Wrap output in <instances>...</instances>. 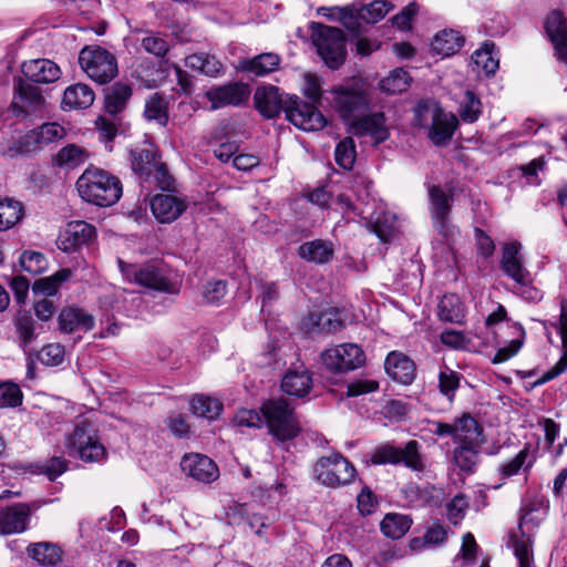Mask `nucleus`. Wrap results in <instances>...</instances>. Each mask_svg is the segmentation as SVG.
Masks as SVG:
<instances>
[{
	"label": "nucleus",
	"mask_w": 567,
	"mask_h": 567,
	"mask_svg": "<svg viewBox=\"0 0 567 567\" xmlns=\"http://www.w3.org/2000/svg\"><path fill=\"white\" fill-rule=\"evenodd\" d=\"M313 476L326 487L339 488L354 482L357 470L341 453H331L315 463Z\"/></svg>",
	"instance_id": "obj_7"
},
{
	"label": "nucleus",
	"mask_w": 567,
	"mask_h": 567,
	"mask_svg": "<svg viewBox=\"0 0 567 567\" xmlns=\"http://www.w3.org/2000/svg\"><path fill=\"white\" fill-rule=\"evenodd\" d=\"M442 107L435 101L426 100L419 102L414 109L415 125L429 128L436 116H440Z\"/></svg>",
	"instance_id": "obj_53"
},
{
	"label": "nucleus",
	"mask_w": 567,
	"mask_h": 567,
	"mask_svg": "<svg viewBox=\"0 0 567 567\" xmlns=\"http://www.w3.org/2000/svg\"><path fill=\"white\" fill-rule=\"evenodd\" d=\"M453 441L456 444L483 446V426L470 413H463L453 423Z\"/></svg>",
	"instance_id": "obj_23"
},
{
	"label": "nucleus",
	"mask_w": 567,
	"mask_h": 567,
	"mask_svg": "<svg viewBox=\"0 0 567 567\" xmlns=\"http://www.w3.org/2000/svg\"><path fill=\"white\" fill-rule=\"evenodd\" d=\"M392 4L385 0H375L359 9L360 18L367 23H377L392 10Z\"/></svg>",
	"instance_id": "obj_57"
},
{
	"label": "nucleus",
	"mask_w": 567,
	"mask_h": 567,
	"mask_svg": "<svg viewBox=\"0 0 567 567\" xmlns=\"http://www.w3.org/2000/svg\"><path fill=\"white\" fill-rule=\"evenodd\" d=\"M30 516L27 504H14L2 511L0 516V530L2 534H14L25 530Z\"/></svg>",
	"instance_id": "obj_30"
},
{
	"label": "nucleus",
	"mask_w": 567,
	"mask_h": 567,
	"mask_svg": "<svg viewBox=\"0 0 567 567\" xmlns=\"http://www.w3.org/2000/svg\"><path fill=\"white\" fill-rule=\"evenodd\" d=\"M412 519L408 515L389 513L381 520L380 528L384 536L400 539L411 528Z\"/></svg>",
	"instance_id": "obj_41"
},
{
	"label": "nucleus",
	"mask_w": 567,
	"mask_h": 567,
	"mask_svg": "<svg viewBox=\"0 0 567 567\" xmlns=\"http://www.w3.org/2000/svg\"><path fill=\"white\" fill-rule=\"evenodd\" d=\"M334 103L341 117L351 124L360 118L369 106L368 96L362 91L353 89L337 90Z\"/></svg>",
	"instance_id": "obj_18"
},
{
	"label": "nucleus",
	"mask_w": 567,
	"mask_h": 567,
	"mask_svg": "<svg viewBox=\"0 0 567 567\" xmlns=\"http://www.w3.org/2000/svg\"><path fill=\"white\" fill-rule=\"evenodd\" d=\"M384 368L388 375L402 384H411L415 377V365L412 360L400 352L388 354Z\"/></svg>",
	"instance_id": "obj_29"
},
{
	"label": "nucleus",
	"mask_w": 567,
	"mask_h": 567,
	"mask_svg": "<svg viewBox=\"0 0 567 567\" xmlns=\"http://www.w3.org/2000/svg\"><path fill=\"white\" fill-rule=\"evenodd\" d=\"M409 85L410 76L408 72L401 68L391 71L390 74L380 83L381 90L389 94L402 93L409 87Z\"/></svg>",
	"instance_id": "obj_55"
},
{
	"label": "nucleus",
	"mask_w": 567,
	"mask_h": 567,
	"mask_svg": "<svg viewBox=\"0 0 567 567\" xmlns=\"http://www.w3.org/2000/svg\"><path fill=\"white\" fill-rule=\"evenodd\" d=\"M434 492L435 488L433 486L421 487L416 484H409L404 489L406 497L416 507L429 504Z\"/></svg>",
	"instance_id": "obj_64"
},
{
	"label": "nucleus",
	"mask_w": 567,
	"mask_h": 567,
	"mask_svg": "<svg viewBox=\"0 0 567 567\" xmlns=\"http://www.w3.org/2000/svg\"><path fill=\"white\" fill-rule=\"evenodd\" d=\"M260 411L268 433L277 442L291 441L301 432L293 408L285 399L268 400L261 405Z\"/></svg>",
	"instance_id": "obj_4"
},
{
	"label": "nucleus",
	"mask_w": 567,
	"mask_h": 567,
	"mask_svg": "<svg viewBox=\"0 0 567 567\" xmlns=\"http://www.w3.org/2000/svg\"><path fill=\"white\" fill-rule=\"evenodd\" d=\"M72 275L70 269H61L56 274L40 278L34 281L32 289L34 293H41L43 296H53L58 291L60 285L66 281Z\"/></svg>",
	"instance_id": "obj_52"
},
{
	"label": "nucleus",
	"mask_w": 567,
	"mask_h": 567,
	"mask_svg": "<svg viewBox=\"0 0 567 567\" xmlns=\"http://www.w3.org/2000/svg\"><path fill=\"white\" fill-rule=\"evenodd\" d=\"M447 528L440 523L429 526L422 537H414L410 545L413 550L433 548L444 544L447 539Z\"/></svg>",
	"instance_id": "obj_40"
},
{
	"label": "nucleus",
	"mask_w": 567,
	"mask_h": 567,
	"mask_svg": "<svg viewBox=\"0 0 567 567\" xmlns=\"http://www.w3.org/2000/svg\"><path fill=\"white\" fill-rule=\"evenodd\" d=\"M22 396L18 384L10 381L0 383V408H16L21 404Z\"/></svg>",
	"instance_id": "obj_63"
},
{
	"label": "nucleus",
	"mask_w": 567,
	"mask_h": 567,
	"mask_svg": "<svg viewBox=\"0 0 567 567\" xmlns=\"http://www.w3.org/2000/svg\"><path fill=\"white\" fill-rule=\"evenodd\" d=\"M437 315L442 321L461 324L465 318V306L457 295H444L437 306Z\"/></svg>",
	"instance_id": "obj_39"
},
{
	"label": "nucleus",
	"mask_w": 567,
	"mask_h": 567,
	"mask_svg": "<svg viewBox=\"0 0 567 567\" xmlns=\"http://www.w3.org/2000/svg\"><path fill=\"white\" fill-rule=\"evenodd\" d=\"M131 166L135 174L145 181L154 179L162 188H169L172 177L164 163L159 161L157 147L151 142H144L141 146L130 152Z\"/></svg>",
	"instance_id": "obj_5"
},
{
	"label": "nucleus",
	"mask_w": 567,
	"mask_h": 567,
	"mask_svg": "<svg viewBox=\"0 0 567 567\" xmlns=\"http://www.w3.org/2000/svg\"><path fill=\"white\" fill-rule=\"evenodd\" d=\"M482 446L457 444L453 451L455 464L464 472L473 473L478 463V453Z\"/></svg>",
	"instance_id": "obj_51"
},
{
	"label": "nucleus",
	"mask_w": 567,
	"mask_h": 567,
	"mask_svg": "<svg viewBox=\"0 0 567 567\" xmlns=\"http://www.w3.org/2000/svg\"><path fill=\"white\" fill-rule=\"evenodd\" d=\"M190 406L194 414L208 420L216 419L223 410V404L217 399L205 394L195 395L190 401Z\"/></svg>",
	"instance_id": "obj_50"
},
{
	"label": "nucleus",
	"mask_w": 567,
	"mask_h": 567,
	"mask_svg": "<svg viewBox=\"0 0 567 567\" xmlns=\"http://www.w3.org/2000/svg\"><path fill=\"white\" fill-rule=\"evenodd\" d=\"M464 44V38L455 30H443L434 37L431 42L433 52L442 55L450 56L460 51Z\"/></svg>",
	"instance_id": "obj_38"
},
{
	"label": "nucleus",
	"mask_w": 567,
	"mask_h": 567,
	"mask_svg": "<svg viewBox=\"0 0 567 567\" xmlns=\"http://www.w3.org/2000/svg\"><path fill=\"white\" fill-rule=\"evenodd\" d=\"M544 28L555 58L567 66V17L560 10H554L546 18Z\"/></svg>",
	"instance_id": "obj_17"
},
{
	"label": "nucleus",
	"mask_w": 567,
	"mask_h": 567,
	"mask_svg": "<svg viewBox=\"0 0 567 567\" xmlns=\"http://www.w3.org/2000/svg\"><path fill=\"white\" fill-rule=\"evenodd\" d=\"M457 123L455 115L442 110L440 116H436L435 121H433L429 127V137L435 145H445L451 141L457 127Z\"/></svg>",
	"instance_id": "obj_36"
},
{
	"label": "nucleus",
	"mask_w": 567,
	"mask_h": 567,
	"mask_svg": "<svg viewBox=\"0 0 567 567\" xmlns=\"http://www.w3.org/2000/svg\"><path fill=\"white\" fill-rule=\"evenodd\" d=\"M429 197L430 214L435 229L444 237L450 236L452 234L450 213L452 209L453 198L440 186H431L429 188Z\"/></svg>",
	"instance_id": "obj_16"
},
{
	"label": "nucleus",
	"mask_w": 567,
	"mask_h": 567,
	"mask_svg": "<svg viewBox=\"0 0 567 567\" xmlns=\"http://www.w3.org/2000/svg\"><path fill=\"white\" fill-rule=\"evenodd\" d=\"M22 269L32 275H39L48 268V260L38 251H24L20 257Z\"/></svg>",
	"instance_id": "obj_62"
},
{
	"label": "nucleus",
	"mask_w": 567,
	"mask_h": 567,
	"mask_svg": "<svg viewBox=\"0 0 567 567\" xmlns=\"http://www.w3.org/2000/svg\"><path fill=\"white\" fill-rule=\"evenodd\" d=\"M95 236V228L83 220L68 224L63 235L59 238V248L69 251L82 245L89 244Z\"/></svg>",
	"instance_id": "obj_27"
},
{
	"label": "nucleus",
	"mask_w": 567,
	"mask_h": 567,
	"mask_svg": "<svg viewBox=\"0 0 567 567\" xmlns=\"http://www.w3.org/2000/svg\"><path fill=\"white\" fill-rule=\"evenodd\" d=\"M21 71L24 80L32 84L54 83L62 75L60 66L49 59L24 61L21 65Z\"/></svg>",
	"instance_id": "obj_20"
},
{
	"label": "nucleus",
	"mask_w": 567,
	"mask_h": 567,
	"mask_svg": "<svg viewBox=\"0 0 567 567\" xmlns=\"http://www.w3.org/2000/svg\"><path fill=\"white\" fill-rule=\"evenodd\" d=\"M494 48L493 43H485L472 54V62L478 72L482 71L486 75H493L497 71L499 61L493 54Z\"/></svg>",
	"instance_id": "obj_49"
},
{
	"label": "nucleus",
	"mask_w": 567,
	"mask_h": 567,
	"mask_svg": "<svg viewBox=\"0 0 567 567\" xmlns=\"http://www.w3.org/2000/svg\"><path fill=\"white\" fill-rule=\"evenodd\" d=\"M68 447L72 455L85 462H99L105 457V447L96 436L93 425L81 420L75 423L68 436Z\"/></svg>",
	"instance_id": "obj_10"
},
{
	"label": "nucleus",
	"mask_w": 567,
	"mask_h": 567,
	"mask_svg": "<svg viewBox=\"0 0 567 567\" xmlns=\"http://www.w3.org/2000/svg\"><path fill=\"white\" fill-rule=\"evenodd\" d=\"M120 269L128 282L168 295H178L181 291L182 277L165 265H135L120 260Z\"/></svg>",
	"instance_id": "obj_2"
},
{
	"label": "nucleus",
	"mask_w": 567,
	"mask_h": 567,
	"mask_svg": "<svg viewBox=\"0 0 567 567\" xmlns=\"http://www.w3.org/2000/svg\"><path fill=\"white\" fill-rule=\"evenodd\" d=\"M528 515L529 513H526L520 516L518 524L519 533L511 534V546L518 561L517 567H535L533 540L525 532V527L529 523Z\"/></svg>",
	"instance_id": "obj_26"
},
{
	"label": "nucleus",
	"mask_w": 567,
	"mask_h": 567,
	"mask_svg": "<svg viewBox=\"0 0 567 567\" xmlns=\"http://www.w3.org/2000/svg\"><path fill=\"white\" fill-rule=\"evenodd\" d=\"M288 97L284 99L279 89L274 85L260 86L254 95L257 110L267 118L278 116L281 111L286 112Z\"/></svg>",
	"instance_id": "obj_25"
},
{
	"label": "nucleus",
	"mask_w": 567,
	"mask_h": 567,
	"mask_svg": "<svg viewBox=\"0 0 567 567\" xmlns=\"http://www.w3.org/2000/svg\"><path fill=\"white\" fill-rule=\"evenodd\" d=\"M23 205L13 198L0 200V231L8 230L16 226L23 217Z\"/></svg>",
	"instance_id": "obj_44"
},
{
	"label": "nucleus",
	"mask_w": 567,
	"mask_h": 567,
	"mask_svg": "<svg viewBox=\"0 0 567 567\" xmlns=\"http://www.w3.org/2000/svg\"><path fill=\"white\" fill-rule=\"evenodd\" d=\"M558 333L561 339L563 355L553 368L543 374L539 383H545L555 379L567 369V299H561L560 301Z\"/></svg>",
	"instance_id": "obj_35"
},
{
	"label": "nucleus",
	"mask_w": 567,
	"mask_h": 567,
	"mask_svg": "<svg viewBox=\"0 0 567 567\" xmlns=\"http://www.w3.org/2000/svg\"><path fill=\"white\" fill-rule=\"evenodd\" d=\"M27 553L40 565L54 566L61 560V549L49 542L30 544Z\"/></svg>",
	"instance_id": "obj_42"
},
{
	"label": "nucleus",
	"mask_w": 567,
	"mask_h": 567,
	"mask_svg": "<svg viewBox=\"0 0 567 567\" xmlns=\"http://www.w3.org/2000/svg\"><path fill=\"white\" fill-rule=\"evenodd\" d=\"M286 117L296 127L306 132L319 131L327 124L326 117L313 103L305 102L298 96L288 97Z\"/></svg>",
	"instance_id": "obj_12"
},
{
	"label": "nucleus",
	"mask_w": 567,
	"mask_h": 567,
	"mask_svg": "<svg viewBox=\"0 0 567 567\" xmlns=\"http://www.w3.org/2000/svg\"><path fill=\"white\" fill-rule=\"evenodd\" d=\"M482 114V102L471 90L464 93L460 105V116L466 123H474Z\"/></svg>",
	"instance_id": "obj_56"
},
{
	"label": "nucleus",
	"mask_w": 567,
	"mask_h": 567,
	"mask_svg": "<svg viewBox=\"0 0 567 567\" xmlns=\"http://www.w3.org/2000/svg\"><path fill=\"white\" fill-rule=\"evenodd\" d=\"M342 327L343 322L334 309L310 311L299 322L301 332L309 338L333 333Z\"/></svg>",
	"instance_id": "obj_14"
},
{
	"label": "nucleus",
	"mask_w": 567,
	"mask_h": 567,
	"mask_svg": "<svg viewBox=\"0 0 567 567\" xmlns=\"http://www.w3.org/2000/svg\"><path fill=\"white\" fill-rule=\"evenodd\" d=\"M300 258L318 265L329 262L333 257V245L323 239H313L301 244L298 248Z\"/></svg>",
	"instance_id": "obj_34"
},
{
	"label": "nucleus",
	"mask_w": 567,
	"mask_h": 567,
	"mask_svg": "<svg viewBox=\"0 0 567 567\" xmlns=\"http://www.w3.org/2000/svg\"><path fill=\"white\" fill-rule=\"evenodd\" d=\"M313 385V380L310 371L303 367L289 369L281 381V389L285 393L291 396L303 398L306 396Z\"/></svg>",
	"instance_id": "obj_28"
},
{
	"label": "nucleus",
	"mask_w": 567,
	"mask_h": 567,
	"mask_svg": "<svg viewBox=\"0 0 567 567\" xmlns=\"http://www.w3.org/2000/svg\"><path fill=\"white\" fill-rule=\"evenodd\" d=\"M35 359L47 367H58L65 359L64 347L60 343L47 344L35 353Z\"/></svg>",
	"instance_id": "obj_59"
},
{
	"label": "nucleus",
	"mask_w": 567,
	"mask_h": 567,
	"mask_svg": "<svg viewBox=\"0 0 567 567\" xmlns=\"http://www.w3.org/2000/svg\"><path fill=\"white\" fill-rule=\"evenodd\" d=\"M357 157L355 144L352 137H346L338 143L334 151V158L339 166L351 169Z\"/></svg>",
	"instance_id": "obj_58"
},
{
	"label": "nucleus",
	"mask_w": 567,
	"mask_h": 567,
	"mask_svg": "<svg viewBox=\"0 0 567 567\" xmlns=\"http://www.w3.org/2000/svg\"><path fill=\"white\" fill-rule=\"evenodd\" d=\"M522 245L518 241L503 246L501 269L514 281L513 291L528 301L542 299V291L533 286L532 274L525 268L520 255Z\"/></svg>",
	"instance_id": "obj_3"
},
{
	"label": "nucleus",
	"mask_w": 567,
	"mask_h": 567,
	"mask_svg": "<svg viewBox=\"0 0 567 567\" xmlns=\"http://www.w3.org/2000/svg\"><path fill=\"white\" fill-rule=\"evenodd\" d=\"M132 95V89L128 84L117 82L105 96V110L111 115L122 112Z\"/></svg>",
	"instance_id": "obj_45"
},
{
	"label": "nucleus",
	"mask_w": 567,
	"mask_h": 567,
	"mask_svg": "<svg viewBox=\"0 0 567 567\" xmlns=\"http://www.w3.org/2000/svg\"><path fill=\"white\" fill-rule=\"evenodd\" d=\"M461 375L445 368L439 373V389L440 392L450 401L453 402L455 392L460 386Z\"/></svg>",
	"instance_id": "obj_61"
},
{
	"label": "nucleus",
	"mask_w": 567,
	"mask_h": 567,
	"mask_svg": "<svg viewBox=\"0 0 567 567\" xmlns=\"http://www.w3.org/2000/svg\"><path fill=\"white\" fill-rule=\"evenodd\" d=\"M372 231L384 243L389 241L396 228V218L391 213H374L369 218Z\"/></svg>",
	"instance_id": "obj_47"
},
{
	"label": "nucleus",
	"mask_w": 567,
	"mask_h": 567,
	"mask_svg": "<svg viewBox=\"0 0 567 567\" xmlns=\"http://www.w3.org/2000/svg\"><path fill=\"white\" fill-rule=\"evenodd\" d=\"M420 450L421 445L415 440L409 441L404 447L384 444L372 453L371 462L374 465L403 464L412 471L422 472L425 467V460Z\"/></svg>",
	"instance_id": "obj_11"
},
{
	"label": "nucleus",
	"mask_w": 567,
	"mask_h": 567,
	"mask_svg": "<svg viewBox=\"0 0 567 567\" xmlns=\"http://www.w3.org/2000/svg\"><path fill=\"white\" fill-rule=\"evenodd\" d=\"M10 109L18 118L32 120L48 113L49 103L40 87L18 78L13 81V99Z\"/></svg>",
	"instance_id": "obj_6"
},
{
	"label": "nucleus",
	"mask_w": 567,
	"mask_h": 567,
	"mask_svg": "<svg viewBox=\"0 0 567 567\" xmlns=\"http://www.w3.org/2000/svg\"><path fill=\"white\" fill-rule=\"evenodd\" d=\"M536 456L530 453V445L526 444L512 460L502 463L498 472L504 478L517 475L520 470L527 473L533 467Z\"/></svg>",
	"instance_id": "obj_37"
},
{
	"label": "nucleus",
	"mask_w": 567,
	"mask_h": 567,
	"mask_svg": "<svg viewBox=\"0 0 567 567\" xmlns=\"http://www.w3.org/2000/svg\"><path fill=\"white\" fill-rule=\"evenodd\" d=\"M144 116L148 122L166 126L168 122V101L159 93L152 94L145 102Z\"/></svg>",
	"instance_id": "obj_43"
},
{
	"label": "nucleus",
	"mask_w": 567,
	"mask_h": 567,
	"mask_svg": "<svg viewBox=\"0 0 567 567\" xmlns=\"http://www.w3.org/2000/svg\"><path fill=\"white\" fill-rule=\"evenodd\" d=\"M141 47L150 54L157 58H164L169 51V44L167 40L158 33L145 32V35L141 39Z\"/></svg>",
	"instance_id": "obj_60"
},
{
	"label": "nucleus",
	"mask_w": 567,
	"mask_h": 567,
	"mask_svg": "<svg viewBox=\"0 0 567 567\" xmlns=\"http://www.w3.org/2000/svg\"><path fill=\"white\" fill-rule=\"evenodd\" d=\"M280 58L278 54L268 52L256 55L251 59L239 61L238 69L241 72L250 73L255 76H265L278 69Z\"/></svg>",
	"instance_id": "obj_33"
},
{
	"label": "nucleus",
	"mask_w": 567,
	"mask_h": 567,
	"mask_svg": "<svg viewBox=\"0 0 567 567\" xmlns=\"http://www.w3.org/2000/svg\"><path fill=\"white\" fill-rule=\"evenodd\" d=\"M154 217L162 224L175 221L185 210L184 198L173 194H157L150 202Z\"/></svg>",
	"instance_id": "obj_21"
},
{
	"label": "nucleus",
	"mask_w": 567,
	"mask_h": 567,
	"mask_svg": "<svg viewBox=\"0 0 567 567\" xmlns=\"http://www.w3.org/2000/svg\"><path fill=\"white\" fill-rule=\"evenodd\" d=\"M76 188L85 202L101 207L114 205L123 193L118 177L96 167H89L83 172L76 182Z\"/></svg>",
	"instance_id": "obj_1"
},
{
	"label": "nucleus",
	"mask_w": 567,
	"mask_h": 567,
	"mask_svg": "<svg viewBox=\"0 0 567 567\" xmlns=\"http://www.w3.org/2000/svg\"><path fill=\"white\" fill-rule=\"evenodd\" d=\"M93 90L83 83H76L64 90L61 101L63 111L87 109L94 102Z\"/></svg>",
	"instance_id": "obj_32"
},
{
	"label": "nucleus",
	"mask_w": 567,
	"mask_h": 567,
	"mask_svg": "<svg viewBox=\"0 0 567 567\" xmlns=\"http://www.w3.org/2000/svg\"><path fill=\"white\" fill-rule=\"evenodd\" d=\"M66 135L65 128L56 122L44 123L41 126L28 132L18 141L20 153L34 152L48 146L51 143L61 141Z\"/></svg>",
	"instance_id": "obj_15"
},
{
	"label": "nucleus",
	"mask_w": 567,
	"mask_h": 567,
	"mask_svg": "<svg viewBox=\"0 0 567 567\" xmlns=\"http://www.w3.org/2000/svg\"><path fill=\"white\" fill-rule=\"evenodd\" d=\"M89 158V152L79 145L69 144L62 147L54 157V163L60 167L75 168Z\"/></svg>",
	"instance_id": "obj_46"
},
{
	"label": "nucleus",
	"mask_w": 567,
	"mask_h": 567,
	"mask_svg": "<svg viewBox=\"0 0 567 567\" xmlns=\"http://www.w3.org/2000/svg\"><path fill=\"white\" fill-rule=\"evenodd\" d=\"M205 96L210 102L212 110L238 106L249 97V89L241 82H233L207 90Z\"/></svg>",
	"instance_id": "obj_19"
},
{
	"label": "nucleus",
	"mask_w": 567,
	"mask_h": 567,
	"mask_svg": "<svg viewBox=\"0 0 567 567\" xmlns=\"http://www.w3.org/2000/svg\"><path fill=\"white\" fill-rule=\"evenodd\" d=\"M311 40L329 68L337 69L344 62L346 40L340 29L312 22Z\"/></svg>",
	"instance_id": "obj_8"
},
{
	"label": "nucleus",
	"mask_w": 567,
	"mask_h": 567,
	"mask_svg": "<svg viewBox=\"0 0 567 567\" xmlns=\"http://www.w3.org/2000/svg\"><path fill=\"white\" fill-rule=\"evenodd\" d=\"M62 332L89 331L94 327V318L80 308H65L58 318Z\"/></svg>",
	"instance_id": "obj_31"
},
{
	"label": "nucleus",
	"mask_w": 567,
	"mask_h": 567,
	"mask_svg": "<svg viewBox=\"0 0 567 567\" xmlns=\"http://www.w3.org/2000/svg\"><path fill=\"white\" fill-rule=\"evenodd\" d=\"M353 133L358 136L371 137L374 145L386 141L390 136L386 120L383 113L364 115L353 121Z\"/></svg>",
	"instance_id": "obj_24"
},
{
	"label": "nucleus",
	"mask_w": 567,
	"mask_h": 567,
	"mask_svg": "<svg viewBox=\"0 0 567 567\" xmlns=\"http://www.w3.org/2000/svg\"><path fill=\"white\" fill-rule=\"evenodd\" d=\"M185 65L208 76H216L223 70V64L207 53H196L185 59Z\"/></svg>",
	"instance_id": "obj_48"
},
{
	"label": "nucleus",
	"mask_w": 567,
	"mask_h": 567,
	"mask_svg": "<svg viewBox=\"0 0 567 567\" xmlns=\"http://www.w3.org/2000/svg\"><path fill=\"white\" fill-rule=\"evenodd\" d=\"M79 63L86 75L99 84L111 82L118 72L114 54L97 45L83 48L79 54Z\"/></svg>",
	"instance_id": "obj_9"
},
{
	"label": "nucleus",
	"mask_w": 567,
	"mask_h": 567,
	"mask_svg": "<svg viewBox=\"0 0 567 567\" xmlns=\"http://www.w3.org/2000/svg\"><path fill=\"white\" fill-rule=\"evenodd\" d=\"M181 467L187 476L203 483L214 482L219 476L215 462L202 454L185 455L182 458Z\"/></svg>",
	"instance_id": "obj_22"
},
{
	"label": "nucleus",
	"mask_w": 567,
	"mask_h": 567,
	"mask_svg": "<svg viewBox=\"0 0 567 567\" xmlns=\"http://www.w3.org/2000/svg\"><path fill=\"white\" fill-rule=\"evenodd\" d=\"M14 327L18 333L20 346L27 352L28 347L37 338L35 321L28 313H19L14 321Z\"/></svg>",
	"instance_id": "obj_54"
},
{
	"label": "nucleus",
	"mask_w": 567,
	"mask_h": 567,
	"mask_svg": "<svg viewBox=\"0 0 567 567\" xmlns=\"http://www.w3.org/2000/svg\"><path fill=\"white\" fill-rule=\"evenodd\" d=\"M323 365L331 372H346L360 368L365 355L355 343H344L327 349L321 354Z\"/></svg>",
	"instance_id": "obj_13"
}]
</instances>
